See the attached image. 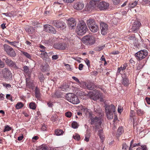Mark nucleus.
<instances>
[{
	"label": "nucleus",
	"instance_id": "nucleus-1",
	"mask_svg": "<svg viewBox=\"0 0 150 150\" xmlns=\"http://www.w3.org/2000/svg\"><path fill=\"white\" fill-rule=\"evenodd\" d=\"M88 30V28L85 23L82 21L77 26L76 31L79 35H81L85 34Z\"/></svg>",
	"mask_w": 150,
	"mask_h": 150
},
{
	"label": "nucleus",
	"instance_id": "nucleus-2",
	"mask_svg": "<svg viewBox=\"0 0 150 150\" xmlns=\"http://www.w3.org/2000/svg\"><path fill=\"white\" fill-rule=\"evenodd\" d=\"M148 54L146 50H144L139 51L135 54V56L138 60L140 61L144 58Z\"/></svg>",
	"mask_w": 150,
	"mask_h": 150
},
{
	"label": "nucleus",
	"instance_id": "nucleus-3",
	"mask_svg": "<svg viewBox=\"0 0 150 150\" xmlns=\"http://www.w3.org/2000/svg\"><path fill=\"white\" fill-rule=\"evenodd\" d=\"M82 41L86 45H92L95 42L94 37L92 35H87L82 38Z\"/></svg>",
	"mask_w": 150,
	"mask_h": 150
},
{
	"label": "nucleus",
	"instance_id": "nucleus-4",
	"mask_svg": "<svg viewBox=\"0 0 150 150\" xmlns=\"http://www.w3.org/2000/svg\"><path fill=\"white\" fill-rule=\"evenodd\" d=\"M4 51L8 55L11 57H15L16 53L13 48L7 44L4 45Z\"/></svg>",
	"mask_w": 150,
	"mask_h": 150
},
{
	"label": "nucleus",
	"instance_id": "nucleus-5",
	"mask_svg": "<svg viewBox=\"0 0 150 150\" xmlns=\"http://www.w3.org/2000/svg\"><path fill=\"white\" fill-rule=\"evenodd\" d=\"M109 6V4L108 3L105 1H99L98 8L101 11L105 10L108 8Z\"/></svg>",
	"mask_w": 150,
	"mask_h": 150
},
{
	"label": "nucleus",
	"instance_id": "nucleus-6",
	"mask_svg": "<svg viewBox=\"0 0 150 150\" xmlns=\"http://www.w3.org/2000/svg\"><path fill=\"white\" fill-rule=\"evenodd\" d=\"M2 73L4 77L6 79H8L12 77V73L7 68H5L3 69H2Z\"/></svg>",
	"mask_w": 150,
	"mask_h": 150
},
{
	"label": "nucleus",
	"instance_id": "nucleus-7",
	"mask_svg": "<svg viewBox=\"0 0 150 150\" xmlns=\"http://www.w3.org/2000/svg\"><path fill=\"white\" fill-rule=\"evenodd\" d=\"M141 23L137 20L135 21L134 22L132 27L131 29L132 31L134 33L136 32L141 25Z\"/></svg>",
	"mask_w": 150,
	"mask_h": 150
},
{
	"label": "nucleus",
	"instance_id": "nucleus-8",
	"mask_svg": "<svg viewBox=\"0 0 150 150\" xmlns=\"http://www.w3.org/2000/svg\"><path fill=\"white\" fill-rule=\"evenodd\" d=\"M44 30L45 31L52 33L55 34L56 31L55 28L52 26L48 24L44 25Z\"/></svg>",
	"mask_w": 150,
	"mask_h": 150
},
{
	"label": "nucleus",
	"instance_id": "nucleus-9",
	"mask_svg": "<svg viewBox=\"0 0 150 150\" xmlns=\"http://www.w3.org/2000/svg\"><path fill=\"white\" fill-rule=\"evenodd\" d=\"M108 25L104 23H100V29L101 34L103 35L106 34L108 31Z\"/></svg>",
	"mask_w": 150,
	"mask_h": 150
},
{
	"label": "nucleus",
	"instance_id": "nucleus-10",
	"mask_svg": "<svg viewBox=\"0 0 150 150\" xmlns=\"http://www.w3.org/2000/svg\"><path fill=\"white\" fill-rule=\"evenodd\" d=\"M73 8L77 10H81L84 7V4L83 2L81 1L77 2L73 5Z\"/></svg>",
	"mask_w": 150,
	"mask_h": 150
},
{
	"label": "nucleus",
	"instance_id": "nucleus-11",
	"mask_svg": "<svg viewBox=\"0 0 150 150\" xmlns=\"http://www.w3.org/2000/svg\"><path fill=\"white\" fill-rule=\"evenodd\" d=\"M54 48L58 50H64L67 47V45L64 43H58L55 44L54 45Z\"/></svg>",
	"mask_w": 150,
	"mask_h": 150
},
{
	"label": "nucleus",
	"instance_id": "nucleus-12",
	"mask_svg": "<svg viewBox=\"0 0 150 150\" xmlns=\"http://www.w3.org/2000/svg\"><path fill=\"white\" fill-rule=\"evenodd\" d=\"M104 106L106 111H108L109 112H114L115 111V107L112 104L109 105L106 104L105 102Z\"/></svg>",
	"mask_w": 150,
	"mask_h": 150
},
{
	"label": "nucleus",
	"instance_id": "nucleus-13",
	"mask_svg": "<svg viewBox=\"0 0 150 150\" xmlns=\"http://www.w3.org/2000/svg\"><path fill=\"white\" fill-rule=\"evenodd\" d=\"M6 60V63L9 67H12L15 69H17L18 68L15 62L9 59H7Z\"/></svg>",
	"mask_w": 150,
	"mask_h": 150
},
{
	"label": "nucleus",
	"instance_id": "nucleus-14",
	"mask_svg": "<svg viewBox=\"0 0 150 150\" xmlns=\"http://www.w3.org/2000/svg\"><path fill=\"white\" fill-rule=\"evenodd\" d=\"M68 24L69 26L71 28L76 26V22L75 19L72 18H69L68 20Z\"/></svg>",
	"mask_w": 150,
	"mask_h": 150
},
{
	"label": "nucleus",
	"instance_id": "nucleus-15",
	"mask_svg": "<svg viewBox=\"0 0 150 150\" xmlns=\"http://www.w3.org/2000/svg\"><path fill=\"white\" fill-rule=\"evenodd\" d=\"M52 25L58 28H60L64 27V23L62 22L54 21L52 22Z\"/></svg>",
	"mask_w": 150,
	"mask_h": 150
},
{
	"label": "nucleus",
	"instance_id": "nucleus-16",
	"mask_svg": "<svg viewBox=\"0 0 150 150\" xmlns=\"http://www.w3.org/2000/svg\"><path fill=\"white\" fill-rule=\"evenodd\" d=\"M102 122L100 120V119L97 117H95L94 118H93L91 119V125L95 123V125L98 124H101Z\"/></svg>",
	"mask_w": 150,
	"mask_h": 150
},
{
	"label": "nucleus",
	"instance_id": "nucleus-17",
	"mask_svg": "<svg viewBox=\"0 0 150 150\" xmlns=\"http://www.w3.org/2000/svg\"><path fill=\"white\" fill-rule=\"evenodd\" d=\"M99 3V1H92L90 2V4L89 5L91 7V9H92L93 8H96V7L98 8Z\"/></svg>",
	"mask_w": 150,
	"mask_h": 150
},
{
	"label": "nucleus",
	"instance_id": "nucleus-18",
	"mask_svg": "<svg viewBox=\"0 0 150 150\" xmlns=\"http://www.w3.org/2000/svg\"><path fill=\"white\" fill-rule=\"evenodd\" d=\"M87 88L89 90H93L95 89L97 87V86L93 83H89L86 84Z\"/></svg>",
	"mask_w": 150,
	"mask_h": 150
},
{
	"label": "nucleus",
	"instance_id": "nucleus-19",
	"mask_svg": "<svg viewBox=\"0 0 150 150\" xmlns=\"http://www.w3.org/2000/svg\"><path fill=\"white\" fill-rule=\"evenodd\" d=\"M26 31L28 32L30 34H31L35 32V28L33 27L28 26L25 29Z\"/></svg>",
	"mask_w": 150,
	"mask_h": 150
},
{
	"label": "nucleus",
	"instance_id": "nucleus-20",
	"mask_svg": "<svg viewBox=\"0 0 150 150\" xmlns=\"http://www.w3.org/2000/svg\"><path fill=\"white\" fill-rule=\"evenodd\" d=\"M124 132V129L123 127L122 126L120 127L117 130L116 134V137H119Z\"/></svg>",
	"mask_w": 150,
	"mask_h": 150
},
{
	"label": "nucleus",
	"instance_id": "nucleus-21",
	"mask_svg": "<svg viewBox=\"0 0 150 150\" xmlns=\"http://www.w3.org/2000/svg\"><path fill=\"white\" fill-rule=\"evenodd\" d=\"M90 27L89 28L90 30L93 33L97 32L99 30L98 27L96 24Z\"/></svg>",
	"mask_w": 150,
	"mask_h": 150
},
{
	"label": "nucleus",
	"instance_id": "nucleus-22",
	"mask_svg": "<svg viewBox=\"0 0 150 150\" xmlns=\"http://www.w3.org/2000/svg\"><path fill=\"white\" fill-rule=\"evenodd\" d=\"M86 23L89 28L92 25H94L96 24L95 20L92 18H90L87 20Z\"/></svg>",
	"mask_w": 150,
	"mask_h": 150
},
{
	"label": "nucleus",
	"instance_id": "nucleus-23",
	"mask_svg": "<svg viewBox=\"0 0 150 150\" xmlns=\"http://www.w3.org/2000/svg\"><path fill=\"white\" fill-rule=\"evenodd\" d=\"M74 96V94L73 93H68L66 95V98L68 101L71 102Z\"/></svg>",
	"mask_w": 150,
	"mask_h": 150
},
{
	"label": "nucleus",
	"instance_id": "nucleus-24",
	"mask_svg": "<svg viewBox=\"0 0 150 150\" xmlns=\"http://www.w3.org/2000/svg\"><path fill=\"white\" fill-rule=\"evenodd\" d=\"M74 97L72 98L71 101L70 102L72 103L76 104L79 103V99L78 97L74 94Z\"/></svg>",
	"mask_w": 150,
	"mask_h": 150
},
{
	"label": "nucleus",
	"instance_id": "nucleus-25",
	"mask_svg": "<svg viewBox=\"0 0 150 150\" xmlns=\"http://www.w3.org/2000/svg\"><path fill=\"white\" fill-rule=\"evenodd\" d=\"M41 70L43 72L48 71L50 70V67L48 64H46L43 66L41 68Z\"/></svg>",
	"mask_w": 150,
	"mask_h": 150
},
{
	"label": "nucleus",
	"instance_id": "nucleus-26",
	"mask_svg": "<svg viewBox=\"0 0 150 150\" xmlns=\"http://www.w3.org/2000/svg\"><path fill=\"white\" fill-rule=\"evenodd\" d=\"M88 96L91 99L93 100L94 101L96 100V98L95 96V92H90L88 93Z\"/></svg>",
	"mask_w": 150,
	"mask_h": 150
},
{
	"label": "nucleus",
	"instance_id": "nucleus-27",
	"mask_svg": "<svg viewBox=\"0 0 150 150\" xmlns=\"http://www.w3.org/2000/svg\"><path fill=\"white\" fill-rule=\"evenodd\" d=\"M62 93L59 91H56L53 95L52 96L57 98H60L61 97Z\"/></svg>",
	"mask_w": 150,
	"mask_h": 150
},
{
	"label": "nucleus",
	"instance_id": "nucleus-28",
	"mask_svg": "<svg viewBox=\"0 0 150 150\" xmlns=\"http://www.w3.org/2000/svg\"><path fill=\"white\" fill-rule=\"evenodd\" d=\"M122 83L125 86H127L129 84V80L126 77L124 78L123 79Z\"/></svg>",
	"mask_w": 150,
	"mask_h": 150
},
{
	"label": "nucleus",
	"instance_id": "nucleus-29",
	"mask_svg": "<svg viewBox=\"0 0 150 150\" xmlns=\"http://www.w3.org/2000/svg\"><path fill=\"white\" fill-rule=\"evenodd\" d=\"M69 86L68 84H63L61 88L63 91H66L68 90Z\"/></svg>",
	"mask_w": 150,
	"mask_h": 150
},
{
	"label": "nucleus",
	"instance_id": "nucleus-30",
	"mask_svg": "<svg viewBox=\"0 0 150 150\" xmlns=\"http://www.w3.org/2000/svg\"><path fill=\"white\" fill-rule=\"evenodd\" d=\"M109 112L105 111L106 114L107 116V117L109 119H112L113 118L112 112Z\"/></svg>",
	"mask_w": 150,
	"mask_h": 150
},
{
	"label": "nucleus",
	"instance_id": "nucleus-31",
	"mask_svg": "<svg viewBox=\"0 0 150 150\" xmlns=\"http://www.w3.org/2000/svg\"><path fill=\"white\" fill-rule=\"evenodd\" d=\"M102 93L98 91H95V97L96 98V100L99 99L101 96Z\"/></svg>",
	"mask_w": 150,
	"mask_h": 150
},
{
	"label": "nucleus",
	"instance_id": "nucleus-32",
	"mask_svg": "<svg viewBox=\"0 0 150 150\" xmlns=\"http://www.w3.org/2000/svg\"><path fill=\"white\" fill-rule=\"evenodd\" d=\"M138 3V1L136 0L134 2L131 4H129L128 5L129 8H133L135 7L137 5Z\"/></svg>",
	"mask_w": 150,
	"mask_h": 150
},
{
	"label": "nucleus",
	"instance_id": "nucleus-33",
	"mask_svg": "<svg viewBox=\"0 0 150 150\" xmlns=\"http://www.w3.org/2000/svg\"><path fill=\"white\" fill-rule=\"evenodd\" d=\"M35 97L36 98H38L40 97V93L39 89L37 87L35 89Z\"/></svg>",
	"mask_w": 150,
	"mask_h": 150
},
{
	"label": "nucleus",
	"instance_id": "nucleus-34",
	"mask_svg": "<svg viewBox=\"0 0 150 150\" xmlns=\"http://www.w3.org/2000/svg\"><path fill=\"white\" fill-rule=\"evenodd\" d=\"M55 133L57 135L59 136L63 134V132L62 130L57 129L55 130Z\"/></svg>",
	"mask_w": 150,
	"mask_h": 150
},
{
	"label": "nucleus",
	"instance_id": "nucleus-35",
	"mask_svg": "<svg viewBox=\"0 0 150 150\" xmlns=\"http://www.w3.org/2000/svg\"><path fill=\"white\" fill-rule=\"evenodd\" d=\"M105 47V45L103 46H99L96 47L94 50L96 51H100L103 50L104 48Z\"/></svg>",
	"mask_w": 150,
	"mask_h": 150
},
{
	"label": "nucleus",
	"instance_id": "nucleus-36",
	"mask_svg": "<svg viewBox=\"0 0 150 150\" xmlns=\"http://www.w3.org/2000/svg\"><path fill=\"white\" fill-rule=\"evenodd\" d=\"M119 20V19L118 18H114L111 20V22L114 25H116L118 23Z\"/></svg>",
	"mask_w": 150,
	"mask_h": 150
},
{
	"label": "nucleus",
	"instance_id": "nucleus-37",
	"mask_svg": "<svg viewBox=\"0 0 150 150\" xmlns=\"http://www.w3.org/2000/svg\"><path fill=\"white\" fill-rule=\"evenodd\" d=\"M90 133L89 132V131L88 130H87V133L84 139V140L88 142L89 140V138L90 137Z\"/></svg>",
	"mask_w": 150,
	"mask_h": 150
},
{
	"label": "nucleus",
	"instance_id": "nucleus-38",
	"mask_svg": "<svg viewBox=\"0 0 150 150\" xmlns=\"http://www.w3.org/2000/svg\"><path fill=\"white\" fill-rule=\"evenodd\" d=\"M30 108L33 110H35L36 108V104L34 102L30 103L29 105Z\"/></svg>",
	"mask_w": 150,
	"mask_h": 150
},
{
	"label": "nucleus",
	"instance_id": "nucleus-39",
	"mask_svg": "<svg viewBox=\"0 0 150 150\" xmlns=\"http://www.w3.org/2000/svg\"><path fill=\"white\" fill-rule=\"evenodd\" d=\"M137 114L139 116H141L144 114V111L141 110L140 109H138L137 108Z\"/></svg>",
	"mask_w": 150,
	"mask_h": 150
},
{
	"label": "nucleus",
	"instance_id": "nucleus-40",
	"mask_svg": "<svg viewBox=\"0 0 150 150\" xmlns=\"http://www.w3.org/2000/svg\"><path fill=\"white\" fill-rule=\"evenodd\" d=\"M23 106V103L21 102H19L16 105V108L17 109L22 108Z\"/></svg>",
	"mask_w": 150,
	"mask_h": 150
},
{
	"label": "nucleus",
	"instance_id": "nucleus-41",
	"mask_svg": "<svg viewBox=\"0 0 150 150\" xmlns=\"http://www.w3.org/2000/svg\"><path fill=\"white\" fill-rule=\"evenodd\" d=\"M78 123L76 122H73L72 123V127L74 129H76L78 128Z\"/></svg>",
	"mask_w": 150,
	"mask_h": 150
},
{
	"label": "nucleus",
	"instance_id": "nucleus-42",
	"mask_svg": "<svg viewBox=\"0 0 150 150\" xmlns=\"http://www.w3.org/2000/svg\"><path fill=\"white\" fill-rule=\"evenodd\" d=\"M48 147L45 145H42L39 148V150H48Z\"/></svg>",
	"mask_w": 150,
	"mask_h": 150
},
{
	"label": "nucleus",
	"instance_id": "nucleus-43",
	"mask_svg": "<svg viewBox=\"0 0 150 150\" xmlns=\"http://www.w3.org/2000/svg\"><path fill=\"white\" fill-rule=\"evenodd\" d=\"M22 53L24 55L28 58L29 59H30L31 58V56L28 52L23 51L22 52Z\"/></svg>",
	"mask_w": 150,
	"mask_h": 150
},
{
	"label": "nucleus",
	"instance_id": "nucleus-44",
	"mask_svg": "<svg viewBox=\"0 0 150 150\" xmlns=\"http://www.w3.org/2000/svg\"><path fill=\"white\" fill-rule=\"evenodd\" d=\"M73 137L75 139L77 140H79L80 139V135L77 134H75V135H73Z\"/></svg>",
	"mask_w": 150,
	"mask_h": 150
},
{
	"label": "nucleus",
	"instance_id": "nucleus-45",
	"mask_svg": "<svg viewBox=\"0 0 150 150\" xmlns=\"http://www.w3.org/2000/svg\"><path fill=\"white\" fill-rule=\"evenodd\" d=\"M96 129V130H100V129H102L101 127V124H95Z\"/></svg>",
	"mask_w": 150,
	"mask_h": 150
},
{
	"label": "nucleus",
	"instance_id": "nucleus-46",
	"mask_svg": "<svg viewBox=\"0 0 150 150\" xmlns=\"http://www.w3.org/2000/svg\"><path fill=\"white\" fill-rule=\"evenodd\" d=\"M11 129V127H9L8 126H6L5 127V128L4 129L3 132H5L6 131H9Z\"/></svg>",
	"mask_w": 150,
	"mask_h": 150
},
{
	"label": "nucleus",
	"instance_id": "nucleus-47",
	"mask_svg": "<svg viewBox=\"0 0 150 150\" xmlns=\"http://www.w3.org/2000/svg\"><path fill=\"white\" fill-rule=\"evenodd\" d=\"M40 54V57L42 58L44 57H47L48 56L47 53L46 52H41Z\"/></svg>",
	"mask_w": 150,
	"mask_h": 150
},
{
	"label": "nucleus",
	"instance_id": "nucleus-48",
	"mask_svg": "<svg viewBox=\"0 0 150 150\" xmlns=\"http://www.w3.org/2000/svg\"><path fill=\"white\" fill-rule=\"evenodd\" d=\"M16 45H14L15 47L17 48H20L21 47V43L19 42L18 41H16Z\"/></svg>",
	"mask_w": 150,
	"mask_h": 150
},
{
	"label": "nucleus",
	"instance_id": "nucleus-49",
	"mask_svg": "<svg viewBox=\"0 0 150 150\" xmlns=\"http://www.w3.org/2000/svg\"><path fill=\"white\" fill-rule=\"evenodd\" d=\"M39 79L41 82H43L44 79V77L43 74L40 75L39 76Z\"/></svg>",
	"mask_w": 150,
	"mask_h": 150
},
{
	"label": "nucleus",
	"instance_id": "nucleus-50",
	"mask_svg": "<svg viewBox=\"0 0 150 150\" xmlns=\"http://www.w3.org/2000/svg\"><path fill=\"white\" fill-rule=\"evenodd\" d=\"M140 44H139L138 40H136L134 44V45L136 47L139 48L140 47Z\"/></svg>",
	"mask_w": 150,
	"mask_h": 150
},
{
	"label": "nucleus",
	"instance_id": "nucleus-51",
	"mask_svg": "<svg viewBox=\"0 0 150 150\" xmlns=\"http://www.w3.org/2000/svg\"><path fill=\"white\" fill-rule=\"evenodd\" d=\"M128 147V146L125 143H123L122 145V150H126L127 149Z\"/></svg>",
	"mask_w": 150,
	"mask_h": 150
},
{
	"label": "nucleus",
	"instance_id": "nucleus-52",
	"mask_svg": "<svg viewBox=\"0 0 150 150\" xmlns=\"http://www.w3.org/2000/svg\"><path fill=\"white\" fill-rule=\"evenodd\" d=\"M23 70L26 73H27L29 71V69L27 66H24L23 67Z\"/></svg>",
	"mask_w": 150,
	"mask_h": 150
},
{
	"label": "nucleus",
	"instance_id": "nucleus-53",
	"mask_svg": "<svg viewBox=\"0 0 150 150\" xmlns=\"http://www.w3.org/2000/svg\"><path fill=\"white\" fill-rule=\"evenodd\" d=\"M112 1L115 5H117L119 3L120 0H112Z\"/></svg>",
	"mask_w": 150,
	"mask_h": 150
},
{
	"label": "nucleus",
	"instance_id": "nucleus-54",
	"mask_svg": "<svg viewBox=\"0 0 150 150\" xmlns=\"http://www.w3.org/2000/svg\"><path fill=\"white\" fill-rule=\"evenodd\" d=\"M65 116L67 117H70L72 115L71 113L70 112H68L65 113Z\"/></svg>",
	"mask_w": 150,
	"mask_h": 150
},
{
	"label": "nucleus",
	"instance_id": "nucleus-55",
	"mask_svg": "<svg viewBox=\"0 0 150 150\" xmlns=\"http://www.w3.org/2000/svg\"><path fill=\"white\" fill-rule=\"evenodd\" d=\"M5 66L4 62L0 59V68H3Z\"/></svg>",
	"mask_w": 150,
	"mask_h": 150
},
{
	"label": "nucleus",
	"instance_id": "nucleus-56",
	"mask_svg": "<svg viewBox=\"0 0 150 150\" xmlns=\"http://www.w3.org/2000/svg\"><path fill=\"white\" fill-rule=\"evenodd\" d=\"M72 78L74 80L78 83H80V81H79V79L76 77L75 76H73V77H72Z\"/></svg>",
	"mask_w": 150,
	"mask_h": 150
},
{
	"label": "nucleus",
	"instance_id": "nucleus-57",
	"mask_svg": "<svg viewBox=\"0 0 150 150\" xmlns=\"http://www.w3.org/2000/svg\"><path fill=\"white\" fill-rule=\"evenodd\" d=\"M85 8L86 9V11H90L91 9H92L91 7L90 6V5L89 4L86 6Z\"/></svg>",
	"mask_w": 150,
	"mask_h": 150
},
{
	"label": "nucleus",
	"instance_id": "nucleus-58",
	"mask_svg": "<svg viewBox=\"0 0 150 150\" xmlns=\"http://www.w3.org/2000/svg\"><path fill=\"white\" fill-rule=\"evenodd\" d=\"M98 134L99 136L103 135V130L102 129H100V130H98Z\"/></svg>",
	"mask_w": 150,
	"mask_h": 150
},
{
	"label": "nucleus",
	"instance_id": "nucleus-59",
	"mask_svg": "<svg viewBox=\"0 0 150 150\" xmlns=\"http://www.w3.org/2000/svg\"><path fill=\"white\" fill-rule=\"evenodd\" d=\"M58 58V55H53L52 57V60H56Z\"/></svg>",
	"mask_w": 150,
	"mask_h": 150
},
{
	"label": "nucleus",
	"instance_id": "nucleus-60",
	"mask_svg": "<svg viewBox=\"0 0 150 150\" xmlns=\"http://www.w3.org/2000/svg\"><path fill=\"white\" fill-rule=\"evenodd\" d=\"M65 66L67 67V69L69 70H71V68L70 67V65L69 64H65Z\"/></svg>",
	"mask_w": 150,
	"mask_h": 150
},
{
	"label": "nucleus",
	"instance_id": "nucleus-61",
	"mask_svg": "<svg viewBox=\"0 0 150 150\" xmlns=\"http://www.w3.org/2000/svg\"><path fill=\"white\" fill-rule=\"evenodd\" d=\"M83 65L82 64H79V69L80 70H82L83 67Z\"/></svg>",
	"mask_w": 150,
	"mask_h": 150
},
{
	"label": "nucleus",
	"instance_id": "nucleus-62",
	"mask_svg": "<svg viewBox=\"0 0 150 150\" xmlns=\"http://www.w3.org/2000/svg\"><path fill=\"white\" fill-rule=\"evenodd\" d=\"M145 100L148 104H150V98L146 97Z\"/></svg>",
	"mask_w": 150,
	"mask_h": 150
},
{
	"label": "nucleus",
	"instance_id": "nucleus-63",
	"mask_svg": "<svg viewBox=\"0 0 150 150\" xmlns=\"http://www.w3.org/2000/svg\"><path fill=\"white\" fill-rule=\"evenodd\" d=\"M85 62L86 64L88 66H89L90 65L89 60L88 59H86Z\"/></svg>",
	"mask_w": 150,
	"mask_h": 150
},
{
	"label": "nucleus",
	"instance_id": "nucleus-64",
	"mask_svg": "<svg viewBox=\"0 0 150 150\" xmlns=\"http://www.w3.org/2000/svg\"><path fill=\"white\" fill-rule=\"evenodd\" d=\"M81 110L83 112H85V110H88V109L85 107H82L81 108Z\"/></svg>",
	"mask_w": 150,
	"mask_h": 150
}]
</instances>
